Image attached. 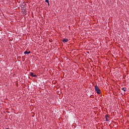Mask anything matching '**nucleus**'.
<instances>
[{"mask_svg": "<svg viewBox=\"0 0 129 129\" xmlns=\"http://www.w3.org/2000/svg\"><path fill=\"white\" fill-rule=\"evenodd\" d=\"M95 89L98 94H100L101 92L99 88H98V86H95Z\"/></svg>", "mask_w": 129, "mask_h": 129, "instance_id": "obj_1", "label": "nucleus"}, {"mask_svg": "<svg viewBox=\"0 0 129 129\" xmlns=\"http://www.w3.org/2000/svg\"><path fill=\"white\" fill-rule=\"evenodd\" d=\"M62 42L63 43H67V42H68V39H65V38L63 39Z\"/></svg>", "mask_w": 129, "mask_h": 129, "instance_id": "obj_2", "label": "nucleus"}, {"mask_svg": "<svg viewBox=\"0 0 129 129\" xmlns=\"http://www.w3.org/2000/svg\"><path fill=\"white\" fill-rule=\"evenodd\" d=\"M30 76H32V77H37V75H34L33 73H30Z\"/></svg>", "mask_w": 129, "mask_h": 129, "instance_id": "obj_3", "label": "nucleus"}, {"mask_svg": "<svg viewBox=\"0 0 129 129\" xmlns=\"http://www.w3.org/2000/svg\"><path fill=\"white\" fill-rule=\"evenodd\" d=\"M105 117H106V121H108V118L109 117V116H108V115H106L105 116Z\"/></svg>", "mask_w": 129, "mask_h": 129, "instance_id": "obj_4", "label": "nucleus"}, {"mask_svg": "<svg viewBox=\"0 0 129 129\" xmlns=\"http://www.w3.org/2000/svg\"><path fill=\"white\" fill-rule=\"evenodd\" d=\"M31 53V51H25V52H24V54H30Z\"/></svg>", "mask_w": 129, "mask_h": 129, "instance_id": "obj_5", "label": "nucleus"}, {"mask_svg": "<svg viewBox=\"0 0 129 129\" xmlns=\"http://www.w3.org/2000/svg\"><path fill=\"white\" fill-rule=\"evenodd\" d=\"M122 90H123V91H124V92H125V91H126V89H125V88H122Z\"/></svg>", "mask_w": 129, "mask_h": 129, "instance_id": "obj_6", "label": "nucleus"}, {"mask_svg": "<svg viewBox=\"0 0 129 129\" xmlns=\"http://www.w3.org/2000/svg\"><path fill=\"white\" fill-rule=\"evenodd\" d=\"M45 2L47 3L48 6H50V4L49 3V0H45Z\"/></svg>", "mask_w": 129, "mask_h": 129, "instance_id": "obj_7", "label": "nucleus"}, {"mask_svg": "<svg viewBox=\"0 0 129 129\" xmlns=\"http://www.w3.org/2000/svg\"><path fill=\"white\" fill-rule=\"evenodd\" d=\"M23 9H24V10H25V9H26V8L24 7Z\"/></svg>", "mask_w": 129, "mask_h": 129, "instance_id": "obj_8", "label": "nucleus"}]
</instances>
